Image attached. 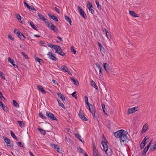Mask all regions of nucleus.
<instances>
[{
  "label": "nucleus",
  "instance_id": "603ef678",
  "mask_svg": "<svg viewBox=\"0 0 156 156\" xmlns=\"http://www.w3.org/2000/svg\"><path fill=\"white\" fill-rule=\"evenodd\" d=\"M17 143L18 144L20 147H22L23 148H25V147H24L23 143L20 142H17Z\"/></svg>",
  "mask_w": 156,
  "mask_h": 156
},
{
  "label": "nucleus",
  "instance_id": "680f3d73",
  "mask_svg": "<svg viewBox=\"0 0 156 156\" xmlns=\"http://www.w3.org/2000/svg\"><path fill=\"white\" fill-rule=\"evenodd\" d=\"M23 3L24 5L27 7V9H28V8H30V5H29L28 3L25 1L23 2Z\"/></svg>",
  "mask_w": 156,
  "mask_h": 156
},
{
  "label": "nucleus",
  "instance_id": "423d86ee",
  "mask_svg": "<svg viewBox=\"0 0 156 156\" xmlns=\"http://www.w3.org/2000/svg\"><path fill=\"white\" fill-rule=\"evenodd\" d=\"M47 26L48 27L50 28L51 30L57 33L59 31V30L57 29V27L52 23H51L50 25H49V24H47Z\"/></svg>",
  "mask_w": 156,
  "mask_h": 156
},
{
  "label": "nucleus",
  "instance_id": "864d4df0",
  "mask_svg": "<svg viewBox=\"0 0 156 156\" xmlns=\"http://www.w3.org/2000/svg\"><path fill=\"white\" fill-rule=\"evenodd\" d=\"M30 8H28V9L30 11H32V10H34L35 11H36V10L35 9L33 6H30Z\"/></svg>",
  "mask_w": 156,
  "mask_h": 156
},
{
  "label": "nucleus",
  "instance_id": "393cba45",
  "mask_svg": "<svg viewBox=\"0 0 156 156\" xmlns=\"http://www.w3.org/2000/svg\"><path fill=\"white\" fill-rule=\"evenodd\" d=\"M57 94L59 98L63 101L65 100V98L64 96L61 93L58 92L57 93Z\"/></svg>",
  "mask_w": 156,
  "mask_h": 156
},
{
  "label": "nucleus",
  "instance_id": "4be33fe9",
  "mask_svg": "<svg viewBox=\"0 0 156 156\" xmlns=\"http://www.w3.org/2000/svg\"><path fill=\"white\" fill-rule=\"evenodd\" d=\"M129 13L130 15L134 17H138L139 16L138 15L136 14L135 12L133 11H129Z\"/></svg>",
  "mask_w": 156,
  "mask_h": 156
},
{
  "label": "nucleus",
  "instance_id": "a211bd4d",
  "mask_svg": "<svg viewBox=\"0 0 156 156\" xmlns=\"http://www.w3.org/2000/svg\"><path fill=\"white\" fill-rule=\"evenodd\" d=\"M89 108V110L91 112L92 114L94 115L95 113V109H92L91 107H93V106L92 105L89 104V105H87Z\"/></svg>",
  "mask_w": 156,
  "mask_h": 156
},
{
  "label": "nucleus",
  "instance_id": "f03ea898",
  "mask_svg": "<svg viewBox=\"0 0 156 156\" xmlns=\"http://www.w3.org/2000/svg\"><path fill=\"white\" fill-rule=\"evenodd\" d=\"M14 32L21 40L24 41L26 38L25 36L18 30L15 29L14 30Z\"/></svg>",
  "mask_w": 156,
  "mask_h": 156
},
{
  "label": "nucleus",
  "instance_id": "4d7b16f0",
  "mask_svg": "<svg viewBox=\"0 0 156 156\" xmlns=\"http://www.w3.org/2000/svg\"><path fill=\"white\" fill-rule=\"evenodd\" d=\"M156 149V147L152 146V147H151L149 149V151H154L155 149Z\"/></svg>",
  "mask_w": 156,
  "mask_h": 156
},
{
  "label": "nucleus",
  "instance_id": "13d9d810",
  "mask_svg": "<svg viewBox=\"0 0 156 156\" xmlns=\"http://www.w3.org/2000/svg\"><path fill=\"white\" fill-rule=\"evenodd\" d=\"M21 54L23 56H24L25 58H26V59H29V58L28 57L27 55L24 52H21Z\"/></svg>",
  "mask_w": 156,
  "mask_h": 156
},
{
  "label": "nucleus",
  "instance_id": "0eeeda50",
  "mask_svg": "<svg viewBox=\"0 0 156 156\" xmlns=\"http://www.w3.org/2000/svg\"><path fill=\"white\" fill-rule=\"evenodd\" d=\"M2 137L4 140V141L6 144L7 146H9L10 147H13V145L11 144V141L10 139L5 136H2Z\"/></svg>",
  "mask_w": 156,
  "mask_h": 156
},
{
  "label": "nucleus",
  "instance_id": "bf43d9fd",
  "mask_svg": "<svg viewBox=\"0 0 156 156\" xmlns=\"http://www.w3.org/2000/svg\"><path fill=\"white\" fill-rule=\"evenodd\" d=\"M102 140H104V141H106V142H107V143H108V141H107V140H106V138H105V136H104V134H102Z\"/></svg>",
  "mask_w": 156,
  "mask_h": 156
},
{
  "label": "nucleus",
  "instance_id": "6e6552de",
  "mask_svg": "<svg viewBox=\"0 0 156 156\" xmlns=\"http://www.w3.org/2000/svg\"><path fill=\"white\" fill-rule=\"evenodd\" d=\"M47 55L48 56V58L53 61L56 60L57 58L55 57V55L52 52H49L48 53Z\"/></svg>",
  "mask_w": 156,
  "mask_h": 156
},
{
  "label": "nucleus",
  "instance_id": "72a5a7b5",
  "mask_svg": "<svg viewBox=\"0 0 156 156\" xmlns=\"http://www.w3.org/2000/svg\"><path fill=\"white\" fill-rule=\"evenodd\" d=\"M93 156H99L100 154L98 150L93 151Z\"/></svg>",
  "mask_w": 156,
  "mask_h": 156
},
{
  "label": "nucleus",
  "instance_id": "0e129e2a",
  "mask_svg": "<svg viewBox=\"0 0 156 156\" xmlns=\"http://www.w3.org/2000/svg\"><path fill=\"white\" fill-rule=\"evenodd\" d=\"M88 9H89V11L92 14H94V10L93 9L91 8H89Z\"/></svg>",
  "mask_w": 156,
  "mask_h": 156
},
{
  "label": "nucleus",
  "instance_id": "412c9836",
  "mask_svg": "<svg viewBox=\"0 0 156 156\" xmlns=\"http://www.w3.org/2000/svg\"><path fill=\"white\" fill-rule=\"evenodd\" d=\"M65 18L66 21H67L70 25L71 26L72 21L70 18L66 15H65Z\"/></svg>",
  "mask_w": 156,
  "mask_h": 156
},
{
  "label": "nucleus",
  "instance_id": "cd10ccee",
  "mask_svg": "<svg viewBox=\"0 0 156 156\" xmlns=\"http://www.w3.org/2000/svg\"><path fill=\"white\" fill-rule=\"evenodd\" d=\"M35 60L38 62L40 65H42L44 62L42 59L39 58L37 57H35Z\"/></svg>",
  "mask_w": 156,
  "mask_h": 156
},
{
  "label": "nucleus",
  "instance_id": "338daca9",
  "mask_svg": "<svg viewBox=\"0 0 156 156\" xmlns=\"http://www.w3.org/2000/svg\"><path fill=\"white\" fill-rule=\"evenodd\" d=\"M103 31L104 32H105V34H110L109 33L106 28H105L103 29Z\"/></svg>",
  "mask_w": 156,
  "mask_h": 156
},
{
  "label": "nucleus",
  "instance_id": "b1692460",
  "mask_svg": "<svg viewBox=\"0 0 156 156\" xmlns=\"http://www.w3.org/2000/svg\"><path fill=\"white\" fill-rule=\"evenodd\" d=\"M90 85L93 87H94L97 90L98 89V87L96 85L95 82L92 80H91L90 82Z\"/></svg>",
  "mask_w": 156,
  "mask_h": 156
},
{
  "label": "nucleus",
  "instance_id": "f8f14e48",
  "mask_svg": "<svg viewBox=\"0 0 156 156\" xmlns=\"http://www.w3.org/2000/svg\"><path fill=\"white\" fill-rule=\"evenodd\" d=\"M105 154L108 156H110L112 155V151L111 148H107L104 151Z\"/></svg>",
  "mask_w": 156,
  "mask_h": 156
},
{
  "label": "nucleus",
  "instance_id": "aec40b11",
  "mask_svg": "<svg viewBox=\"0 0 156 156\" xmlns=\"http://www.w3.org/2000/svg\"><path fill=\"white\" fill-rule=\"evenodd\" d=\"M61 69L64 72H67L69 73L68 68L65 65L62 66L61 67Z\"/></svg>",
  "mask_w": 156,
  "mask_h": 156
},
{
  "label": "nucleus",
  "instance_id": "5701e85b",
  "mask_svg": "<svg viewBox=\"0 0 156 156\" xmlns=\"http://www.w3.org/2000/svg\"><path fill=\"white\" fill-rule=\"evenodd\" d=\"M47 45L49 47L51 48H53L54 50H55V48H56L58 46L57 45H54L50 43H49L48 42H47Z\"/></svg>",
  "mask_w": 156,
  "mask_h": 156
},
{
  "label": "nucleus",
  "instance_id": "49530a36",
  "mask_svg": "<svg viewBox=\"0 0 156 156\" xmlns=\"http://www.w3.org/2000/svg\"><path fill=\"white\" fill-rule=\"evenodd\" d=\"M71 95H72V97L75 98L76 99L77 98L76 96V92L74 91L73 93H72Z\"/></svg>",
  "mask_w": 156,
  "mask_h": 156
},
{
  "label": "nucleus",
  "instance_id": "de8ad7c7",
  "mask_svg": "<svg viewBox=\"0 0 156 156\" xmlns=\"http://www.w3.org/2000/svg\"><path fill=\"white\" fill-rule=\"evenodd\" d=\"M111 122L110 121L108 120V124L107 126V127L108 128L110 129L111 126Z\"/></svg>",
  "mask_w": 156,
  "mask_h": 156
},
{
  "label": "nucleus",
  "instance_id": "f704fd0d",
  "mask_svg": "<svg viewBox=\"0 0 156 156\" xmlns=\"http://www.w3.org/2000/svg\"><path fill=\"white\" fill-rule=\"evenodd\" d=\"M13 103L14 106L17 107H19V105L18 104V103L15 100H13Z\"/></svg>",
  "mask_w": 156,
  "mask_h": 156
},
{
  "label": "nucleus",
  "instance_id": "e433bc0d",
  "mask_svg": "<svg viewBox=\"0 0 156 156\" xmlns=\"http://www.w3.org/2000/svg\"><path fill=\"white\" fill-rule=\"evenodd\" d=\"M16 18H17L18 21H19L20 23H22V21H21V17L20 14H16Z\"/></svg>",
  "mask_w": 156,
  "mask_h": 156
},
{
  "label": "nucleus",
  "instance_id": "a18cd8bd",
  "mask_svg": "<svg viewBox=\"0 0 156 156\" xmlns=\"http://www.w3.org/2000/svg\"><path fill=\"white\" fill-rule=\"evenodd\" d=\"M71 51L72 52H73V54H75L76 52V50L74 48V47L73 46L71 47Z\"/></svg>",
  "mask_w": 156,
  "mask_h": 156
},
{
  "label": "nucleus",
  "instance_id": "79ce46f5",
  "mask_svg": "<svg viewBox=\"0 0 156 156\" xmlns=\"http://www.w3.org/2000/svg\"><path fill=\"white\" fill-rule=\"evenodd\" d=\"M87 7L88 9L89 8H93V6L92 5V4L89 2V1H88L87 2Z\"/></svg>",
  "mask_w": 156,
  "mask_h": 156
},
{
  "label": "nucleus",
  "instance_id": "8fccbe9b",
  "mask_svg": "<svg viewBox=\"0 0 156 156\" xmlns=\"http://www.w3.org/2000/svg\"><path fill=\"white\" fill-rule=\"evenodd\" d=\"M0 98L3 101L5 100V98L3 96L2 93L1 92H0Z\"/></svg>",
  "mask_w": 156,
  "mask_h": 156
},
{
  "label": "nucleus",
  "instance_id": "58836bf2",
  "mask_svg": "<svg viewBox=\"0 0 156 156\" xmlns=\"http://www.w3.org/2000/svg\"><path fill=\"white\" fill-rule=\"evenodd\" d=\"M39 116L42 119H47L46 117L44 116L43 115L41 112H39L38 113Z\"/></svg>",
  "mask_w": 156,
  "mask_h": 156
},
{
  "label": "nucleus",
  "instance_id": "6ab92c4d",
  "mask_svg": "<svg viewBox=\"0 0 156 156\" xmlns=\"http://www.w3.org/2000/svg\"><path fill=\"white\" fill-rule=\"evenodd\" d=\"M28 23L29 24L30 26L33 28L34 30L38 31V30L37 29L36 27L34 25V23L31 21L28 22Z\"/></svg>",
  "mask_w": 156,
  "mask_h": 156
},
{
  "label": "nucleus",
  "instance_id": "a19ab883",
  "mask_svg": "<svg viewBox=\"0 0 156 156\" xmlns=\"http://www.w3.org/2000/svg\"><path fill=\"white\" fill-rule=\"evenodd\" d=\"M37 15H38V17H39V18H40V19L42 20H44V19L45 18L44 17V16L43 15H41V14L39 13H38Z\"/></svg>",
  "mask_w": 156,
  "mask_h": 156
},
{
  "label": "nucleus",
  "instance_id": "3c124183",
  "mask_svg": "<svg viewBox=\"0 0 156 156\" xmlns=\"http://www.w3.org/2000/svg\"><path fill=\"white\" fill-rule=\"evenodd\" d=\"M146 144V143L142 142L140 145V149H142L144 147H145V146Z\"/></svg>",
  "mask_w": 156,
  "mask_h": 156
},
{
  "label": "nucleus",
  "instance_id": "e2e57ef3",
  "mask_svg": "<svg viewBox=\"0 0 156 156\" xmlns=\"http://www.w3.org/2000/svg\"><path fill=\"white\" fill-rule=\"evenodd\" d=\"M95 65L98 68L100 69V68H101L102 67H101L99 64L98 62H97L95 63Z\"/></svg>",
  "mask_w": 156,
  "mask_h": 156
},
{
  "label": "nucleus",
  "instance_id": "2f4dec72",
  "mask_svg": "<svg viewBox=\"0 0 156 156\" xmlns=\"http://www.w3.org/2000/svg\"><path fill=\"white\" fill-rule=\"evenodd\" d=\"M10 133L11 136L12 137L15 139L16 140V141H18L19 140L17 138V137L15 135L12 131H10Z\"/></svg>",
  "mask_w": 156,
  "mask_h": 156
},
{
  "label": "nucleus",
  "instance_id": "20e7f679",
  "mask_svg": "<svg viewBox=\"0 0 156 156\" xmlns=\"http://www.w3.org/2000/svg\"><path fill=\"white\" fill-rule=\"evenodd\" d=\"M46 115L48 118L51 119L52 120L58 121V119L54 115L49 111H46Z\"/></svg>",
  "mask_w": 156,
  "mask_h": 156
},
{
  "label": "nucleus",
  "instance_id": "5fc2aeb1",
  "mask_svg": "<svg viewBox=\"0 0 156 156\" xmlns=\"http://www.w3.org/2000/svg\"><path fill=\"white\" fill-rule=\"evenodd\" d=\"M8 38L12 41H13L14 38L12 37V36L10 34H8Z\"/></svg>",
  "mask_w": 156,
  "mask_h": 156
},
{
  "label": "nucleus",
  "instance_id": "37998d69",
  "mask_svg": "<svg viewBox=\"0 0 156 156\" xmlns=\"http://www.w3.org/2000/svg\"><path fill=\"white\" fill-rule=\"evenodd\" d=\"M8 61L9 62H10L12 64H13V63L15 62L14 60L10 57H9L8 58Z\"/></svg>",
  "mask_w": 156,
  "mask_h": 156
},
{
  "label": "nucleus",
  "instance_id": "774afa93",
  "mask_svg": "<svg viewBox=\"0 0 156 156\" xmlns=\"http://www.w3.org/2000/svg\"><path fill=\"white\" fill-rule=\"evenodd\" d=\"M151 141L149 142V143L147 145V146L146 147H147V148H149V147H151Z\"/></svg>",
  "mask_w": 156,
  "mask_h": 156
},
{
  "label": "nucleus",
  "instance_id": "9d476101",
  "mask_svg": "<svg viewBox=\"0 0 156 156\" xmlns=\"http://www.w3.org/2000/svg\"><path fill=\"white\" fill-rule=\"evenodd\" d=\"M103 67L107 73H109L111 71V69L109 65L106 63L103 64Z\"/></svg>",
  "mask_w": 156,
  "mask_h": 156
},
{
  "label": "nucleus",
  "instance_id": "c756f323",
  "mask_svg": "<svg viewBox=\"0 0 156 156\" xmlns=\"http://www.w3.org/2000/svg\"><path fill=\"white\" fill-rule=\"evenodd\" d=\"M75 136L76 137H77V138L80 140V142H81L83 143L84 142V140L82 141V140L81 139V136L78 133H76L75 134Z\"/></svg>",
  "mask_w": 156,
  "mask_h": 156
},
{
  "label": "nucleus",
  "instance_id": "7ed1b4c3",
  "mask_svg": "<svg viewBox=\"0 0 156 156\" xmlns=\"http://www.w3.org/2000/svg\"><path fill=\"white\" fill-rule=\"evenodd\" d=\"M55 53H57L58 54L63 56H66V54L63 52L60 46L58 45L57 48H55Z\"/></svg>",
  "mask_w": 156,
  "mask_h": 156
},
{
  "label": "nucleus",
  "instance_id": "69168bd1",
  "mask_svg": "<svg viewBox=\"0 0 156 156\" xmlns=\"http://www.w3.org/2000/svg\"><path fill=\"white\" fill-rule=\"evenodd\" d=\"M3 110L6 112H9L8 108L7 106H5L4 109Z\"/></svg>",
  "mask_w": 156,
  "mask_h": 156
},
{
  "label": "nucleus",
  "instance_id": "2eb2a0df",
  "mask_svg": "<svg viewBox=\"0 0 156 156\" xmlns=\"http://www.w3.org/2000/svg\"><path fill=\"white\" fill-rule=\"evenodd\" d=\"M37 88L43 94L46 93V91L43 88L42 86L40 85H38L37 86Z\"/></svg>",
  "mask_w": 156,
  "mask_h": 156
},
{
  "label": "nucleus",
  "instance_id": "9b49d317",
  "mask_svg": "<svg viewBox=\"0 0 156 156\" xmlns=\"http://www.w3.org/2000/svg\"><path fill=\"white\" fill-rule=\"evenodd\" d=\"M81 110L80 109L79 111V113L78 114L79 117L82 120L86 121H87V119L85 116L84 114L81 112Z\"/></svg>",
  "mask_w": 156,
  "mask_h": 156
},
{
  "label": "nucleus",
  "instance_id": "c85d7f7f",
  "mask_svg": "<svg viewBox=\"0 0 156 156\" xmlns=\"http://www.w3.org/2000/svg\"><path fill=\"white\" fill-rule=\"evenodd\" d=\"M39 127L37 128L38 130L43 135H45L46 134L45 131L43 129L40 128Z\"/></svg>",
  "mask_w": 156,
  "mask_h": 156
},
{
  "label": "nucleus",
  "instance_id": "bb28decb",
  "mask_svg": "<svg viewBox=\"0 0 156 156\" xmlns=\"http://www.w3.org/2000/svg\"><path fill=\"white\" fill-rule=\"evenodd\" d=\"M17 122L19 124V126L22 128L25 126L24 122L23 121H17Z\"/></svg>",
  "mask_w": 156,
  "mask_h": 156
},
{
  "label": "nucleus",
  "instance_id": "ea45409f",
  "mask_svg": "<svg viewBox=\"0 0 156 156\" xmlns=\"http://www.w3.org/2000/svg\"><path fill=\"white\" fill-rule=\"evenodd\" d=\"M85 102L87 105H89L90 103L88 101V98L87 96L84 97Z\"/></svg>",
  "mask_w": 156,
  "mask_h": 156
},
{
  "label": "nucleus",
  "instance_id": "f257e3e1",
  "mask_svg": "<svg viewBox=\"0 0 156 156\" xmlns=\"http://www.w3.org/2000/svg\"><path fill=\"white\" fill-rule=\"evenodd\" d=\"M114 136L116 138H119L121 142L128 143L129 138L127 136L128 132L123 129H121L113 133Z\"/></svg>",
  "mask_w": 156,
  "mask_h": 156
},
{
  "label": "nucleus",
  "instance_id": "09e8293b",
  "mask_svg": "<svg viewBox=\"0 0 156 156\" xmlns=\"http://www.w3.org/2000/svg\"><path fill=\"white\" fill-rule=\"evenodd\" d=\"M5 106L3 102L0 100V107H1L2 109H4Z\"/></svg>",
  "mask_w": 156,
  "mask_h": 156
},
{
  "label": "nucleus",
  "instance_id": "39448f33",
  "mask_svg": "<svg viewBox=\"0 0 156 156\" xmlns=\"http://www.w3.org/2000/svg\"><path fill=\"white\" fill-rule=\"evenodd\" d=\"M77 8L80 15L85 19H86L87 18L86 14L83 9L79 6H78Z\"/></svg>",
  "mask_w": 156,
  "mask_h": 156
},
{
  "label": "nucleus",
  "instance_id": "c9c22d12",
  "mask_svg": "<svg viewBox=\"0 0 156 156\" xmlns=\"http://www.w3.org/2000/svg\"><path fill=\"white\" fill-rule=\"evenodd\" d=\"M95 3L97 6V7L99 9H101V6L100 4L98 1H95Z\"/></svg>",
  "mask_w": 156,
  "mask_h": 156
},
{
  "label": "nucleus",
  "instance_id": "052dcab7",
  "mask_svg": "<svg viewBox=\"0 0 156 156\" xmlns=\"http://www.w3.org/2000/svg\"><path fill=\"white\" fill-rule=\"evenodd\" d=\"M92 146L93 147V151L97 150L95 146V144L93 142H92Z\"/></svg>",
  "mask_w": 156,
  "mask_h": 156
},
{
  "label": "nucleus",
  "instance_id": "7c9ffc66",
  "mask_svg": "<svg viewBox=\"0 0 156 156\" xmlns=\"http://www.w3.org/2000/svg\"><path fill=\"white\" fill-rule=\"evenodd\" d=\"M149 148H147V147H145L144 149L143 152L142 153V156H145L146 154V153L147 151H148Z\"/></svg>",
  "mask_w": 156,
  "mask_h": 156
},
{
  "label": "nucleus",
  "instance_id": "6e6d98bb",
  "mask_svg": "<svg viewBox=\"0 0 156 156\" xmlns=\"http://www.w3.org/2000/svg\"><path fill=\"white\" fill-rule=\"evenodd\" d=\"M45 23L49 24V25L51 24V23L49 22L48 20L46 18H45L43 20Z\"/></svg>",
  "mask_w": 156,
  "mask_h": 156
},
{
  "label": "nucleus",
  "instance_id": "ddd939ff",
  "mask_svg": "<svg viewBox=\"0 0 156 156\" xmlns=\"http://www.w3.org/2000/svg\"><path fill=\"white\" fill-rule=\"evenodd\" d=\"M50 145L52 147H53L54 149L56 150L57 152L61 153V151H62V150H60V149L59 148V146L56 144H51Z\"/></svg>",
  "mask_w": 156,
  "mask_h": 156
},
{
  "label": "nucleus",
  "instance_id": "473e14b6",
  "mask_svg": "<svg viewBox=\"0 0 156 156\" xmlns=\"http://www.w3.org/2000/svg\"><path fill=\"white\" fill-rule=\"evenodd\" d=\"M57 101L59 106L61 107L62 108L65 109V107L64 104L61 101L58 99H57Z\"/></svg>",
  "mask_w": 156,
  "mask_h": 156
},
{
  "label": "nucleus",
  "instance_id": "a878e982",
  "mask_svg": "<svg viewBox=\"0 0 156 156\" xmlns=\"http://www.w3.org/2000/svg\"><path fill=\"white\" fill-rule=\"evenodd\" d=\"M71 80L74 82L75 84L77 86L79 85V82L77 80L75 79L74 77H72L71 78Z\"/></svg>",
  "mask_w": 156,
  "mask_h": 156
},
{
  "label": "nucleus",
  "instance_id": "f3484780",
  "mask_svg": "<svg viewBox=\"0 0 156 156\" xmlns=\"http://www.w3.org/2000/svg\"><path fill=\"white\" fill-rule=\"evenodd\" d=\"M101 144L103 147V150L105 151V150L107 148H108V147L107 143H107V142L104 141H101Z\"/></svg>",
  "mask_w": 156,
  "mask_h": 156
},
{
  "label": "nucleus",
  "instance_id": "c03bdc74",
  "mask_svg": "<svg viewBox=\"0 0 156 156\" xmlns=\"http://www.w3.org/2000/svg\"><path fill=\"white\" fill-rule=\"evenodd\" d=\"M4 75V74L2 72L0 71V76L4 80H5V79Z\"/></svg>",
  "mask_w": 156,
  "mask_h": 156
},
{
  "label": "nucleus",
  "instance_id": "dca6fc26",
  "mask_svg": "<svg viewBox=\"0 0 156 156\" xmlns=\"http://www.w3.org/2000/svg\"><path fill=\"white\" fill-rule=\"evenodd\" d=\"M98 44L99 47L100 49V50L101 51V52H103V53H102V54L104 55V54L105 53L104 51V48L102 46V45L101 44V43L99 42H98Z\"/></svg>",
  "mask_w": 156,
  "mask_h": 156
},
{
  "label": "nucleus",
  "instance_id": "1a4fd4ad",
  "mask_svg": "<svg viewBox=\"0 0 156 156\" xmlns=\"http://www.w3.org/2000/svg\"><path fill=\"white\" fill-rule=\"evenodd\" d=\"M139 109L138 107H134L131 108H129L127 112L128 114H132L135 112L136 111H137Z\"/></svg>",
  "mask_w": 156,
  "mask_h": 156
},
{
  "label": "nucleus",
  "instance_id": "4468645a",
  "mask_svg": "<svg viewBox=\"0 0 156 156\" xmlns=\"http://www.w3.org/2000/svg\"><path fill=\"white\" fill-rule=\"evenodd\" d=\"M47 14L50 19H52L56 22L58 21V20L57 17L52 15V13H48Z\"/></svg>",
  "mask_w": 156,
  "mask_h": 156
},
{
  "label": "nucleus",
  "instance_id": "4c0bfd02",
  "mask_svg": "<svg viewBox=\"0 0 156 156\" xmlns=\"http://www.w3.org/2000/svg\"><path fill=\"white\" fill-rule=\"evenodd\" d=\"M147 129V127L145 126V125H144L143 127V128L142 129L141 132L142 133H144L146 131Z\"/></svg>",
  "mask_w": 156,
  "mask_h": 156
}]
</instances>
